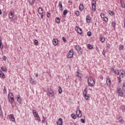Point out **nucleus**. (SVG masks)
I'll return each instance as SVG.
<instances>
[{"mask_svg":"<svg viewBox=\"0 0 125 125\" xmlns=\"http://www.w3.org/2000/svg\"><path fill=\"white\" fill-rule=\"evenodd\" d=\"M16 99H17V101L19 103L21 104V102H22V99H21V98H20V96L17 97L16 98Z\"/></svg>","mask_w":125,"mask_h":125,"instance_id":"aec40b11","label":"nucleus"},{"mask_svg":"<svg viewBox=\"0 0 125 125\" xmlns=\"http://www.w3.org/2000/svg\"><path fill=\"white\" fill-rule=\"evenodd\" d=\"M42 123H44L45 121V117H44V116L42 117Z\"/></svg>","mask_w":125,"mask_h":125,"instance_id":"de8ad7c7","label":"nucleus"},{"mask_svg":"<svg viewBox=\"0 0 125 125\" xmlns=\"http://www.w3.org/2000/svg\"><path fill=\"white\" fill-rule=\"evenodd\" d=\"M105 52L104 51V50H103V55L105 56Z\"/></svg>","mask_w":125,"mask_h":125,"instance_id":"5fc2aeb1","label":"nucleus"},{"mask_svg":"<svg viewBox=\"0 0 125 125\" xmlns=\"http://www.w3.org/2000/svg\"><path fill=\"white\" fill-rule=\"evenodd\" d=\"M78 31L79 34H80V35H82V34H83V30H82V29L79 28H78Z\"/></svg>","mask_w":125,"mask_h":125,"instance_id":"72a5a7b5","label":"nucleus"},{"mask_svg":"<svg viewBox=\"0 0 125 125\" xmlns=\"http://www.w3.org/2000/svg\"><path fill=\"white\" fill-rule=\"evenodd\" d=\"M95 25H96V22H95Z\"/></svg>","mask_w":125,"mask_h":125,"instance_id":"69168bd1","label":"nucleus"},{"mask_svg":"<svg viewBox=\"0 0 125 125\" xmlns=\"http://www.w3.org/2000/svg\"><path fill=\"white\" fill-rule=\"evenodd\" d=\"M38 43H39V41H38L37 40H35L34 41V44L38 45Z\"/></svg>","mask_w":125,"mask_h":125,"instance_id":"a19ab883","label":"nucleus"},{"mask_svg":"<svg viewBox=\"0 0 125 125\" xmlns=\"http://www.w3.org/2000/svg\"><path fill=\"white\" fill-rule=\"evenodd\" d=\"M87 34L88 36V37H91V32L90 31L87 32Z\"/></svg>","mask_w":125,"mask_h":125,"instance_id":"37998d69","label":"nucleus"},{"mask_svg":"<svg viewBox=\"0 0 125 125\" xmlns=\"http://www.w3.org/2000/svg\"><path fill=\"white\" fill-rule=\"evenodd\" d=\"M58 125H63V120L62 118H59L58 121L57 122Z\"/></svg>","mask_w":125,"mask_h":125,"instance_id":"9b49d317","label":"nucleus"},{"mask_svg":"<svg viewBox=\"0 0 125 125\" xmlns=\"http://www.w3.org/2000/svg\"><path fill=\"white\" fill-rule=\"evenodd\" d=\"M108 13L111 16H113V15H115V13H114L112 11H111V10L108 11Z\"/></svg>","mask_w":125,"mask_h":125,"instance_id":"bb28decb","label":"nucleus"},{"mask_svg":"<svg viewBox=\"0 0 125 125\" xmlns=\"http://www.w3.org/2000/svg\"><path fill=\"white\" fill-rule=\"evenodd\" d=\"M75 15L76 16H79V15H80V12H79V11H76L75 12Z\"/></svg>","mask_w":125,"mask_h":125,"instance_id":"ea45409f","label":"nucleus"},{"mask_svg":"<svg viewBox=\"0 0 125 125\" xmlns=\"http://www.w3.org/2000/svg\"><path fill=\"white\" fill-rule=\"evenodd\" d=\"M117 79L119 83H121V82H122V78H121V76L118 77Z\"/></svg>","mask_w":125,"mask_h":125,"instance_id":"79ce46f5","label":"nucleus"},{"mask_svg":"<svg viewBox=\"0 0 125 125\" xmlns=\"http://www.w3.org/2000/svg\"><path fill=\"white\" fill-rule=\"evenodd\" d=\"M58 44V40L56 39H54L53 40V44H54V45H57Z\"/></svg>","mask_w":125,"mask_h":125,"instance_id":"4468645a","label":"nucleus"},{"mask_svg":"<svg viewBox=\"0 0 125 125\" xmlns=\"http://www.w3.org/2000/svg\"><path fill=\"white\" fill-rule=\"evenodd\" d=\"M3 91H4V93H5V92H6V88H4Z\"/></svg>","mask_w":125,"mask_h":125,"instance_id":"13d9d810","label":"nucleus"},{"mask_svg":"<svg viewBox=\"0 0 125 125\" xmlns=\"http://www.w3.org/2000/svg\"><path fill=\"white\" fill-rule=\"evenodd\" d=\"M59 7L61 11H63V10H64V8H63V5H62V2L61 1H60L59 3Z\"/></svg>","mask_w":125,"mask_h":125,"instance_id":"1a4fd4ad","label":"nucleus"},{"mask_svg":"<svg viewBox=\"0 0 125 125\" xmlns=\"http://www.w3.org/2000/svg\"><path fill=\"white\" fill-rule=\"evenodd\" d=\"M120 3H121V5L122 7H123V8H125V0H121Z\"/></svg>","mask_w":125,"mask_h":125,"instance_id":"2eb2a0df","label":"nucleus"},{"mask_svg":"<svg viewBox=\"0 0 125 125\" xmlns=\"http://www.w3.org/2000/svg\"><path fill=\"white\" fill-rule=\"evenodd\" d=\"M83 96H84L85 95H87V89L86 88H85L83 92Z\"/></svg>","mask_w":125,"mask_h":125,"instance_id":"412c9836","label":"nucleus"},{"mask_svg":"<svg viewBox=\"0 0 125 125\" xmlns=\"http://www.w3.org/2000/svg\"><path fill=\"white\" fill-rule=\"evenodd\" d=\"M71 117L72 118V119H74V120H76V119L77 118V116L74 114L71 115Z\"/></svg>","mask_w":125,"mask_h":125,"instance_id":"c9c22d12","label":"nucleus"},{"mask_svg":"<svg viewBox=\"0 0 125 125\" xmlns=\"http://www.w3.org/2000/svg\"><path fill=\"white\" fill-rule=\"evenodd\" d=\"M83 97L86 101H88V99L89 98V96L87 95H85V96H83Z\"/></svg>","mask_w":125,"mask_h":125,"instance_id":"473e14b6","label":"nucleus"},{"mask_svg":"<svg viewBox=\"0 0 125 125\" xmlns=\"http://www.w3.org/2000/svg\"><path fill=\"white\" fill-rule=\"evenodd\" d=\"M73 56H74V51L70 50L67 55V58L70 59V58H73Z\"/></svg>","mask_w":125,"mask_h":125,"instance_id":"39448f33","label":"nucleus"},{"mask_svg":"<svg viewBox=\"0 0 125 125\" xmlns=\"http://www.w3.org/2000/svg\"><path fill=\"white\" fill-rule=\"evenodd\" d=\"M2 12H1V10H0V15L1 14Z\"/></svg>","mask_w":125,"mask_h":125,"instance_id":"e2e57ef3","label":"nucleus"},{"mask_svg":"<svg viewBox=\"0 0 125 125\" xmlns=\"http://www.w3.org/2000/svg\"><path fill=\"white\" fill-rule=\"evenodd\" d=\"M104 21H105V22H108V18H106L104 19Z\"/></svg>","mask_w":125,"mask_h":125,"instance_id":"4d7b16f0","label":"nucleus"},{"mask_svg":"<svg viewBox=\"0 0 125 125\" xmlns=\"http://www.w3.org/2000/svg\"><path fill=\"white\" fill-rule=\"evenodd\" d=\"M10 118L12 122H14L15 121V118H14V115L13 114H11L10 115Z\"/></svg>","mask_w":125,"mask_h":125,"instance_id":"4be33fe9","label":"nucleus"},{"mask_svg":"<svg viewBox=\"0 0 125 125\" xmlns=\"http://www.w3.org/2000/svg\"><path fill=\"white\" fill-rule=\"evenodd\" d=\"M1 69L2 71H3V72H6L7 71L6 67H5V66H2L1 67Z\"/></svg>","mask_w":125,"mask_h":125,"instance_id":"7c9ffc66","label":"nucleus"},{"mask_svg":"<svg viewBox=\"0 0 125 125\" xmlns=\"http://www.w3.org/2000/svg\"><path fill=\"white\" fill-rule=\"evenodd\" d=\"M14 17V14H13V12H10V13H9V18L10 19H12Z\"/></svg>","mask_w":125,"mask_h":125,"instance_id":"dca6fc26","label":"nucleus"},{"mask_svg":"<svg viewBox=\"0 0 125 125\" xmlns=\"http://www.w3.org/2000/svg\"><path fill=\"white\" fill-rule=\"evenodd\" d=\"M106 83L108 86H110V85H111V79H110L109 76H107L106 77Z\"/></svg>","mask_w":125,"mask_h":125,"instance_id":"9d476101","label":"nucleus"},{"mask_svg":"<svg viewBox=\"0 0 125 125\" xmlns=\"http://www.w3.org/2000/svg\"><path fill=\"white\" fill-rule=\"evenodd\" d=\"M86 20L87 23L91 22V18H90V16H89V15H88L86 16Z\"/></svg>","mask_w":125,"mask_h":125,"instance_id":"f8f14e48","label":"nucleus"},{"mask_svg":"<svg viewBox=\"0 0 125 125\" xmlns=\"http://www.w3.org/2000/svg\"><path fill=\"white\" fill-rule=\"evenodd\" d=\"M87 47L89 49H93V46H92V45H91L90 44H87Z\"/></svg>","mask_w":125,"mask_h":125,"instance_id":"c85d7f7f","label":"nucleus"},{"mask_svg":"<svg viewBox=\"0 0 125 125\" xmlns=\"http://www.w3.org/2000/svg\"><path fill=\"white\" fill-rule=\"evenodd\" d=\"M41 18H42V19H43V15H41Z\"/></svg>","mask_w":125,"mask_h":125,"instance_id":"680f3d73","label":"nucleus"},{"mask_svg":"<svg viewBox=\"0 0 125 125\" xmlns=\"http://www.w3.org/2000/svg\"><path fill=\"white\" fill-rule=\"evenodd\" d=\"M76 115L78 118H81L82 117V111L80 110L76 111Z\"/></svg>","mask_w":125,"mask_h":125,"instance_id":"ddd939ff","label":"nucleus"},{"mask_svg":"<svg viewBox=\"0 0 125 125\" xmlns=\"http://www.w3.org/2000/svg\"><path fill=\"white\" fill-rule=\"evenodd\" d=\"M1 45H2V41H1V38H0V47L1 48Z\"/></svg>","mask_w":125,"mask_h":125,"instance_id":"a18cd8bd","label":"nucleus"},{"mask_svg":"<svg viewBox=\"0 0 125 125\" xmlns=\"http://www.w3.org/2000/svg\"><path fill=\"white\" fill-rule=\"evenodd\" d=\"M81 122L82 123V124H85V119H81Z\"/></svg>","mask_w":125,"mask_h":125,"instance_id":"4c0bfd02","label":"nucleus"},{"mask_svg":"<svg viewBox=\"0 0 125 125\" xmlns=\"http://www.w3.org/2000/svg\"><path fill=\"white\" fill-rule=\"evenodd\" d=\"M75 48L77 51H78L79 54H82V53H83V49H82V48L81 47V46H80L79 45L77 44L75 46Z\"/></svg>","mask_w":125,"mask_h":125,"instance_id":"20e7f679","label":"nucleus"},{"mask_svg":"<svg viewBox=\"0 0 125 125\" xmlns=\"http://www.w3.org/2000/svg\"><path fill=\"white\" fill-rule=\"evenodd\" d=\"M121 75H120V77H121L122 78H124V73H121Z\"/></svg>","mask_w":125,"mask_h":125,"instance_id":"6e6d98bb","label":"nucleus"},{"mask_svg":"<svg viewBox=\"0 0 125 125\" xmlns=\"http://www.w3.org/2000/svg\"><path fill=\"white\" fill-rule=\"evenodd\" d=\"M124 48V45H120L119 46V50H122Z\"/></svg>","mask_w":125,"mask_h":125,"instance_id":"58836bf2","label":"nucleus"},{"mask_svg":"<svg viewBox=\"0 0 125 125\" xmlns=\"http://www.w3.org/2000/svg\"><path fill=\"white\" fill-rule=\"evenodd\" d=\"M30 83H34V82L32 81V80H30Z\"/></svg>","mask_w":125,"mask_h":125,"instance_id":"0e129e2a","label":"nucleus"},{"mask_svg":"<svg viewBox=\"0 0 125 125\" xmlns=\"http://www.w3.org/2000/svg\"><path fill=\"white\" fill-rule=\"evenodd\" d=\"M117 91L121 96H123L124 95V93L122 91V88L118 87L117 89Z\"/></svg>","mask_w":125,"mask_h":125,"instance_id":"6e6552de","label":"nucleus"},{"mask_svg":"<svg viewBox=\"0 0 125 125\" xmlns=\"http://www.w3.org/2000/svg\"><path fill=\"white\" fill-rule=\"evenodd\" d=\"M122 89H123V91H125V83H124L123 84V86L122 87Z\"/></svg>","mask_w":125,"mask_h":125,"instance_id":"c03bdc74","label":"nucleus"},{"mask_svg":"<svg viewBox=\"0 0 125 125\" xmlns=\"http://www.w3.org/2000/svg\"><path fill=\"white\" fill-rule=\"evenodd\" d=\"M111 25L113 28H114V29L116 28V22H115L114 21H112Z\"/></svg>","mask_w":125,"mask_h":125,"instance_id":"cd10ccee","label":"nucleus"},{"mask_svg":"<svg viewBox=\"0 0 125 125\" xmlns=\"http://www.w3.org/2000/svg\"><path fill=\"white\" fill-rule=\"evenodd\" d=\"M77 73L78 74H77V76L78 77V78H79V80L82 81V76H80L79 72H78Z\"/></svg>","mask_w":125,"mask_h":125,"instance_id":"2f4dec72","label":"nucleus"},{"mask_svg":"<svg viewBox=\"0 0 125 125\" xmlns=\"http://www.w3.org/2000/svg\"><path fill=\"white\" fill-rule=\"evenodd\" d=\"M3 59L4 60H6V57H5V56H4L3 57Z\"/></svg>","mask_w":125,"mask_h":125,"instance_id":"bf43d9fd","label":"nucleus"},{"mask_svg":"<svg viewBox=\"0 0 125 125\" xmlns=\"http://www.w3.org/2000/svg\"><path fill=\"white\" fill-rule=\"evenodd\" d=\"M96 50H97V51H98V52H99V48L98 47H96Z\"/></svg>","mask_w":125,"mask_h":125,"instance_id":"864d4df0","label":"nucleus"},{"mask_svg":"<svg viewBox=\"0 0 125 125\" xmlns=\"http://www.w3.org/2000/svg\"><path fill=\"white\" fill-rule=\"evenodd\" d=\"M100 42H105V38H104V37L101 36L100 37Z\"/></svg>","mask_w":125,"mask_h":125,"instance_id":"5701e85b","label":"nucleus"},{"mask_svg":"<svg viewBox=\"0 0 125 125\" xmlns=\"http://www.w3.org/2000/svg\"><path fill=\"white\" fill-rule=\"evenodd\" d=\"M38 12L39 14H41V15L42 14V13H43V10L42 8L39 7L38 9Z\"/></svg>","mask_w":125,"mask_h":125,"instance_id":"f3484780","label":"nucleus"},{"mask_svg":"<svg viewBox=\"0 0 125 125\" xmlns=\"http://www.w3.org/2000/svg\"><path fill=\"white\" fill-rule=\"evenodd\" d=\"M68 13V10H64L63 12V15H66Z\"/></svg>","mask_w":125,"mask_h":125,"instance_id":"e433bc0d","label":"nucleus"},{"mask_svg":"<svg viewBox=\"0 0 125 125\" xmlns=\"http://www.w3.org/2000/svg\"><path fill=\"white\" fill-rule=\"evenodd\" d=\"M55 21L56 23H58V24H60V18H59V17H57L56 18Z\"/></svg>","mask_w":125,"mask_h":125,"instance_id":"a878e982","label":"nucleus"},{"mask_svg":"<svg viewBox=\"0 0 125 125\" xmlns=\"http://www.w3.org/2000/svg\"><path fill=\"white\" fill-rule=\"evenodd\" d=\"M79 9H80V10H81V11H83V9H84V6H83V4H81L80 5Z\"/></svg>","mask_w":125,"mask_h":125,"instance_id":"6ab92c4d","label":"nucleus"},{"mask_svg":"<svg viewBox=\"0 0 125 125\" xmlns=\"http://www.w3.org/2000/svg\"><path fill=\"white\" fill-rule=\"evenodd\" d=\"M119 120L120 123H121V124H124V123H125V121H124V119H123V118H122V117L120 116L119 118Z\"/></svg>","mask_w":125,"mask_h":125,"instance_id":"b1692460","label":"nucleus"},{"mask_svg":"<svg viewBox=\"0 0 125 125\" xmlns=\"http://www.w3.org/2000/svg\"><path fill=\"white\" fill-rule=\"evenodd\" d=\"M87 82L88 85H89V86H94V85H95V81H94L92 77H91V76H89L88 78Z\"/></svg>","mask_w":125,"mask_h":125,"instance_id":"f257e3e1","label":"nucleus"},{"mask_svg":"<svg viewBox=\"0 0 125 125\" xmlns=\"http://www.w3.org/2000/svg\"><path fill=\"white\" fill-rule=\"evenodd\" d=\"M111 47V45L110 44H107V48H110Z\"/></svg>","mask_w":125,"mask_h":125,"instance_id":"603ef678","label":"nucleus"},{"mask_svg":"<svg viewBox=\"0 0 125 125\" xmlns=\"http://www.w3.org/2000/svg\"><path fill=\"white\" fill-rule=\"evenodd\" d=\"M28 1L30 4L32 5L35 3V0H28Z\"/></svg>","mask_w":125,"mask_h":125,"instance_id":"393cba45","label":"nucleus"},{"mask_svg":"<svg viewBox=\"0 0 125 125\" xmlns=\"http://www.w3.org/2000/svg\"><path fill=\"white\" fill-rule=\"evenodd\" d=\"M0 78H1L2 79H4L5 78L4 73H2L1 70H0Z\"/></svg>","mask_w":125,"mask_h":125,"instance_id":"a211bd4d","label":"nucleus"},{"mask_svg":"<svg viewBox=\"0 0 125 125\" xmlns=\"http://www.w3.org/2000/svg\"><path fill=\"white\" fill-rule=\"evenodd\" d=\"M33 114L35 118H36V119L38 121H40V122H41V118H40V116L39 115V114H38V112H37V110H33Z\"/></svg>","mask_w":125,"mask_h":125,"instance_id":"7ed1b4c3","label":"nucleus"},{"mask_svg":"<svg viewBox=\"0 0 125 125\" xmlns=\"http://www.w3.org/2000/svg\"><path fill=\"white\" fill-rule=\"evenodd\" d=\"M47 17H48V18H49V17H50V13L48 12L47 13Z\"/></svg>","mask_w":125,"mask_h":125,"instance_id":"09e8293b","label":"nucleus"},{"mask_svg":"<svg viewBox=\"0 0 125 125\" xmlns=\"http://www.w3.org/2000/svg\"><path fill=\"white\" fill-rule=\"evenodd\" d=\"M114 73L115 74H116V75H120V72H119V71L118 70L116 71L114 70Z\"/></svg>","mask_w":125,"mask_h":125,"instance_id":"49530a36","label":"nucleus"},{"mask_svg":"<svg viewBox=\"0 0 125 125\" xmlns=\"http://www.w3.org/2000/svg\"><path fill=\"white\" fill-rule=\"evenodd\" d=\"M47 93L49 95V96H50V97H52V96L54 95V93L53 92V90H52V89H51L48 90Z\"/></svg>","mask_w":125,"mask_h":125,"instance_id":"0eeeda50","label":"nucleus"},{"mask_svg":"<svg viewBox=\"0 0 125 125\" xmlns=\"http://www.w3.org/2000/svg\"><path fill=\"white\" fill-rule=\"evenodd\" d=\"M8 99L9 102L10 103H11V104H12V103L14 102V96L13 95L12 93H9Z\"/></svg>","mask_w":125,"mask_h":125,"instance_id":"f03ea898","label":"nucleus"},{"mask_svg":"<svg viewBox=\"0 0 125 125\" xmlns=\"http://www.w3.org/2000/svg\"><path fill=\"white\" fill-rule=\"evenodd\" d=\"M39 76V75L38 74V73H36L35 75V77H36L37 78V77Z\"/></svg>","mask_w":125,"mask_h":125,"instance_id":"052dcab7","label":"nucleus"},{"mask_svg":"<svg viewBox=\"0 0 125 125\" xmlns=\"http://www.w3.org/2000/svg\"><path fill=\"white\" fill-rule=\"evenodd\" d=\"M59 93L60 94H61L62 93V88H61V86H60L59 87Z\"/></svg>","mask_w":125,"mask_h":125,"instance_id":"f704fd0d","label":"nucleus"},{"mask_svg":"<svg viewBox=\"0 0 125 125\" xmlns=\"http://www.w3.org/2000/svg\"><path fill=\"white\" fill-rule=\"evenodd\" d=\"M92 9L93 11H96V1L94 0L92 1Z\"/></svg>","mask_w":125,"mask_h":125,"instance_id":"423d86ee","label":"nucleus"},{"mask_svg":"<svg viewBox=\"0 0 125 125\" xmlns=\"http://www.w3.org/2000/svg\"><path fill=\"white\" fill-rule=\"evenodd\" d=\"M101 17H102V18H104V14H101Z\"/></svg>","mask_w":125,"mask_h":125,"instance_id":"3c124183","label":"nucleus"},{"mask_svg":"<svg viewBox=\"0 0 125 125\" xmlns=\"http://www.w3.org/2000/svg\"><path fill=\"white\" fill-rule=\"evenodd\" d=\"M62 41H63L64 42H67V41L66 40V38H65V37H62Z\"/></svg>","mask_w":125,"mask_h":125,"instance_id":"8fccbe9b","label":"nucleus"},{"mask_svg":"<svg viewBox=\"0 0 125 125\" xmlns=\"http://www.w3.org/2000/svg\"><path fill=\"white\" fill-rule=\"evenodd\" d=\"M0 117H3V112H2V109L1 108H0Z\"/></svg>","mask_w":125,"mask_h":125,"instance_id":"c756f323","label":"nucleus"},{"mask_svg":"<svg viewBox=\"0 0 125 125\" xmlns=\"http://www.w3.org/2000/svg\"><path fill=\"white\" fill-rule=\"evenodd\" d=\"M93 8H94V7H93Z\"/></svg>","mask_w":125,"mask_h":125,"instance_id":"338daca9","label":"nucleus"}]
</instances>
